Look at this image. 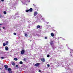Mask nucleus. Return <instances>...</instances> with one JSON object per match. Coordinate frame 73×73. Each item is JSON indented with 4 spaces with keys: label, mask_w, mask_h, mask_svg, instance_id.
Wrapping results in <instances>:
<instances>
[{
    "label": "nucleus",
    "mask_w": 73,
    "mask_h": 73,
    "mask_svg": "<svg viewBox=\"0 0 73 73\" xmlns=\"http://www.w3.org/2000/svg\"><path fill=\"white\" fill-rule=\"evenodd\" d=\"M70 53H72V52H73V50L72 49H70Z\"/></svg>",
    "instance_id": "6ab92c4d"
},
{
    "label": "nucleus",
    "mask_w": 73,
    "mask_h": 73,
    "mask_svg": "<svg viewBox=\"0 0 73 73\" xmlns=\"http://www.w3.org/2000/svg\"><path fill=\"white\" fill-rule=\"evenodd\" d=\"M6 44L7 45H8V41H7L6 42Z\"/></svg>",
    "instance_id": "9b49d317"
},
{
    "label": "nucleus",
    "mask_w": 73,
    "mask_h": 73,
    "mask_svg": "<svg viewBox=\"0 0 73 73\" xmlns=\"http://www.w3.org/2000/svg\"><path fill=\"white\" fill-rule=\"evenodd\" d=\"M41 60L42 62H45V59L44 58H42Z\"/></svg>",
    "instance_id": "20e7f679"
},
{
    "label": "nucleus",
    "mask_w": 73,
    "mask_h": 73,
    "mask_svg": "<svg viewBox=\"0 0 73 73\" xmlns=\"http://www.w3.org/2000/svg\"><path fill=\"white\" fill-rule=\"evenodd\" d=\"M13 34L14 35H16V33H13Z\"/></svg>",
    "instance_id": "a878e982"
},
{
    "label": "nucleus",
    "mask_w": 73,
    "mask_h": 73,
    "mask_svg": "<svg viewBox=\"0 0 73 73\" xmlns=\"http://www.w3.org/2000/svg\"><path fill=\"white\" fill-rule=\"evenodd\" d=\"M40 26L39 25H38L36 26V28H40Z\"/></svg>",
    "instance_id": "f8f14e48"
},
{
    "label": "nucleus",
    "mask_w": 73,
    "mask_h": 73,
    "mask_svg": "<svg viewBox=\"0 0 73 73\" xmlns=\"http://www.w3.org/2000/svg\"><path fill=\"white\" fill-rule=\"evenodd\" d=\"M52 46V48H53V47H54V45Z\"/></svg>",
    "instance_id": "72a5a7b5"
},
{
    "label": "nucleus",
    "mask_w": 73,
    "mask_h": 73,
    "mask_svg": "<svg viewBox=\"0 0 73 73\" xmlns=\"http://www.w3.org/2000/svg\"><path fill=\"white\" fill-rule=\"evenodd\" d=\"M4 66L5 68V70H7L8 69V65H5Z\"/></svg>",
    "instance_id": "f03ea898"
},
{
    "label": "nucleus",
    "mask_w": 73,
    "mask_h": 73,
    "mask_svg": "<svg viewBox=\"0 0 73 73\" xmlns=\"http://www.w3.org/2000/svg\"><path fill=\"white\" fill-rule=\"evenodd\" d=\"M9 73H12V71H9Z\"/></svg>",
    "instance_id": "cd10ccee"
},
{
    "label": "nucleus",
    "mask_w": 73,
    "mask_h": 73,
    "mask_svg": "<svg viewBox=\"0 0 73 73\" xmlns=\"http://www.w3.org/2000/svg\"><path fill=\"white\" fill-rule=\"evenodd\" d=\"M47 57H50V55H49V54H48L47 55Z\"/></svg>",
    "instance_id": "412c9836"
},
{
    "label": "nucleus",
    "mask_w": 73,
    "mask_h": 73,
    "mask_svg": "<svg viewBox=\"0 0 73 73\" xmlns=\"http://www.w3.org/2000/svg\"><path fill=\"white\" fill-rule=\"evenodd\" d=\"M16 68H19L18 67H19V66L18 65H16Z\"/></svg>",
    "instance_id": "bb28decb"
},
{
    "label": "nucleus",
    "mask_w": 73,
    "mask_h": 73,
    "mask_svg": "<svg viewBox=\"0 0 73 73\" xmlns=\"http://www.w3.org/2000/svg\"><path fill=\"white\" fill-rule=\"evenodd\" d=\"M25 36H26V37H27V36H28V35L26 34H25Z\"/></svg>",
    "instance_id": "5701e85b"
},
{
    "label": "nucleus",
    "mask_w": 73,
    "mask_h": 73,
    "mask_svg": "<svg viewBox=\"0 0 73 73\" xmlns=\"http://www.w3.org/2000/svg\"><path fill=\"white\" fill-rule=\"evenodd\" d=\"M1 59H3V58H4V57H1Z\"/></svg>",
    "instance_id": "c85d7f7f"
},
{
    "label": "nucleus",
    "mask_w": 73,
    "mask_h": 73,
    "mask_svg": "<svg viewBox=\"0 0 73 73\" xmlns=\"http://www.w3.org/2000/svg\"><path fill=\"white\" fill-rule=\"evenodd\" d=\"M14 60L15 61H17V60H18L17 58H14Z\"/></svg>",
    "instance_id": "ddd939ff"
},
{
    "label": "nucleus",
    "mask_w": 73,
    "mask_h": 73,
    "mask_svg": "<svg viewBox=\"0 0 73 73\" xmlns=\"http://www.w3.org/2000/svg\"><path fill=\"white\" fill-rule=\"evenodd\" d=\"M41 20H45V19H44V18L42 17V18H41Z\"/></svg>",
    "instance_id": "aec40b11"
},
{
    "label": "nucleus",
    "mask_w": 73,
    "mask_h": 73,
    "mask_svg": "<svg viewBox=\"0 0 73 73\" xmlns=\"http://www.w3.org/2000/svg\"><path fill=\"white\" fill-rule=\"evenodd\" d=\"M29 11L30 12H32L33 11V9L32 8H31L29 9Z\"/></svg>",
    "instance_id": "6e6552de"
},
{
    "label": "nucleus",
    "mask_w": 73,
    "mask_h": 73,
    "mask_svg": "<svg viewBox=\"0 0 73 73\" xmlns=\"http://www.w3.org/2000/svg\"><path fill=\"white\" fill-rule=\"evenodd\" d=\"M39 65H40V63H37L35 65V66L36 67L38 66Z\"/></svg>",
    "instance_id": "39448f33"
},
{
    "label": "nucleus",
    "mask_w": 73,
    "mask_h": 73,
    "mask_svg": "<svg viewBox=\"0 0 73 73\" xmlns=\"http://www.w3.org/2000/svg\"><path fill=\"white\" fill-rule=\"evenodd\" d=\"M12 64L14 66V65H15V62H12Z\"/></svg>",
    "instance_id": "2eb2a0df"
},
{
    "label": "nucleus",
    "mask_w": 73,
    "mask_h": 73,
    "mask_svg": "<svg viewBox=\"0 0 73 73\" xmlns=\"http://www.w3.org/2000/svg\"><path fill=\"white\" fill-rule=\"evenodd\" d=\"M47 66L48 67H49V66H50V65H49V64H47Z\"/></svg>",
    "instance_id": "b1692460"
},
{
    "label": "nucleus",
    "mask_w": 73,
    "mask_h": 73,
    "mask_svg": "<svg viewBox=\"0 0 73 73\" xmlns=\"http://www.w3.org/2000/svg\"><path fill=\"white\" fill-rule=\"evenodd\" d=\"M33 6H35V5H34V4H33Z\"/></svg>",
    "instance_id": "c9c22d12"
},
{
    "label": "nucleus",
    "mask_w": 73,
    "mask_h": 73,
    "mask_svg": "<svg viewBox=\"0 0 73 73\" xmlns=\"http://www.w3.org/2000/svg\"><path fill=\"white\" fill-rule=\"evenodd\" d=\"M2 17H3V16L0 15V18H1V19Z\"/></svg>",
    "instance_id": "4be33fe9"
},
{
    "label": "nucleus",
    "mask_w": 73,
    "mask_h": 73,
    "mask_svg": "<svg viewBox=\"0 0 73 73\" xmlns=\"http://www.w3.org/2000/svg\"><path fill=\"white\" fill-rule=\"evenodd\" d=\"M0 25H1V24H0Z\"/></svg>",
    "instance_id": "4c0bfd02"
},
{
    "label": "nucleus",
    "mask_w": 73,
    "mask_h": 73,
    "mask_svg": "<svg viewBox=\"0 0 73 73\" xmlns=\"http://www.w3.org/2000/svg\"><path fill=\"white\" fill-rule=\"evenodd\" d=\"M3 73H5L4 72H3Z\"/></svg>",
    "instance_id": "58836bf2"
},
{
    "label": "nucleus",
    "mask_w": 73,
    "mask_h": 73,
    "mask_svg": "<svg viewBox=\"0 0 73 73\" xmlns=\"http://www.w3.org/2000/svg\"><path fill=\"white\" fill-rule=\"evenodd\" d=\"M5 49L6 50H8V46H6L5 47Z\"/></svg>",
    "instance_id": "423d86ee"
},
{
    "label": "nucleus",
    "mask_w": 73,
    "mask_h": 73,
    "mask_svg": "<svg viewBox=\"0 0 73 73\" xmlns=\"http://www.w3.org/2000/svg\"><path fill=\"white\" fill-rule=\"evenodd\" d=\"M30 41L31 42V41H32V40H30Z\"/></svg>",
    "instance_id": "e433bc0d"
},
{
    "label": "nucleus",
    "mask_w": 73,
    "mask_h": 73,
    "mask_svg": "<svg viewBox=\"0 0 73 73\" xmlns=\"http://www.w3.org/2000/svg\"><path fill=\"white\" fill-rule=\"evenodd\" d=\"M25 53V50H22L21 51V54H24Z\"/></svg>",
    "instance_id": "f257e3e1"
},
{
    "label": "nucleus",
    "mask_w": 73,
    "mask_h": 73,
    "mask_svg": "<svg viewBox=\"0 0 73 73\" xmlns=\"http://www.w3.org/2000/svg\"><path fill=\"white\" fill-rule=\"evenodd\" d=\"M3 29H5V27H3Z\"/></svg>",
    "instance_id": "c756f323"
},
{
    "label": "nucleus",
    "mask_w": 73,
    "mask_h": 73,
    "mask_svg": "<svg viewBox=\"0 0 73 73\" xmlns=\"http://www.w3.org/2000/svg\"><path fill=\"white\" fill-rule=\"evenodd\" d=\"M24 61H26V59L24 58Z\"/></svg>",
    "instance_id": "2f4dec72"
},
{
    "label": "nucleus",
    "mask_w": 73,
    "mask_h": 73,
    "mask_svg": "<svg viewBox=\"0 0 73 73\" xmlns=\"http://www.w3.org/2000/svg\"><path fill=\"white\" fill-rule=\"evenodd\" d=\"M52 37L54 36V34L53 33H51L50 34Z\"/></svg>",
    "instance_id": "1a4fd4ad"
},
{
    "label": "nucleus",
    "mask_w": 73,
    "mask_h": 73,
    "mask_svg": "<svg viewBox=\"0 0 73 73\" xmlns=\"http://www.w3.org/2000/svg\"><path fill=\"white\" fill-rule=\"evenodd\" d=\"M3 46H5V45H6V44L5 43H4L3 44Z\"/></svg>",
    "instance_id": "f3484780"
},
{
    "label": "nucleus",
    "mask_w": 73,
    "mask_h": 73,
    "mask_svg": "<svg viewBox=\"0 0 73 73\" xmlns=\"http://www.w3.org/2000/svg\"><path fill=\"white\" fill-rule=\"evenodd\" d=\"M45 39H47V37H45Z\"/></svg>",
    "instance_id": "7c9ffc66"
},
{
    "label": "nucleus",
    "mask_w": 73,
    "mask_h": 73,
    "mask_svg": "<svg viewBox=\"0 0 73 73\" xmlns=\"http://www.w3.org/2000/svg\"><path fill=\"white\" fill-rule=\"evenodd\" d=\"M29 10H27L26 11V12H29Z\"/></svg>",
    "instance_id": "a211bd4d"
},
{
    "label": "nucleus",
    "mask_w": 73,
    "mask_h": 73,
    "mask_svg": "<svg viewBox=\"0 0 73 73\" xmlns=\"http://www.w3.org/2000/svg\"><path fill=\"white\" fill-rule=\"evenodd\" d=\"M0 30H1V28H0Z\"/></svg>",
    "instance_id": "ea45409f"
},
{
    "label": "nucleus",
    "mask_w": 73,
    "mask_h": 73,
    "mask_svg": "<svg viewBox=\"0 0 73 73\" xmlns=\"http://www.w3.org/2000/svg\"><path fill=\"white\" fill-rule=\"evenodd\" d=\"M38 14V13H37V12L36 11H35L34 12V16H35L37 15Z\"/></svg>",
    "instance_id": "7ed1b4c3"
},
{
    "label": "nucleus",
    "mask_w": 73,
    "mask_h": 73,
    "mask_svg": "<svg viewBox=\"0 0 73 73\" xmlns=\"http://www.w3.org/2000/svg\"><path fill=\"white\" fill-rule=\"evenodd\" d=\"M3 13L4 15H5V14H7V12L5 11H4L3 12Z\"/></svg>",
    "instance_id": "4468645a"
},
{
    "label": "nucleus",
    "mask_w": 73,
    "mask_h": 73,
    "mask_svg": "<svg viewBox=\"0 0 73 73\" xmlns=\"http://www.w3.org/2000/svg\"><path fill=\"white\" fill-rule=\"evenodd\" d=\"M11 70H12V69L10 68H9L8 69V71L9 72L11 71Z\"/></svg>",
    "instance_id": "9d476101"
},
{
    "label": "nucleus",
    "mask_w": 73,
    "mask_h": 73,
    "mask_svg": "<svg viewBox=\"0 0 73 73\" xmlns=\"http://www.w3.org/2000/svg\"><path fill=\"white\" fill-rule=\"evenodd\" d=\"M38 72H41V70H39Z\"/></svg>",
    "instance_id": "f704fd0d"
},
{
    "label": "nucleus",
    "mask_w": 73,
    "mask_h": 73,
    "mask_svg": "<svg viewBox=\"0 0 73 73\" xmlns=\"http://www.w3.org/2000/svg\"><path fill=\"white\" fill-rule=\"evenodd\" d=\"M1 1H4V0H1Z\"/></svg>",
    "instance_id": "473e14b6"
},
{
    "label": "nucleus",
    "mask_w": 73,
    "mask_h": 73,
    "mask_svg": "<svg viewBox=\"0 0 73 73\" xmlns=\"http://www.w3.org/2000/svg\"><path fill=\"white\" fill-rule=\"evenodd\" d=\"M19 64H23V62L20 61V62Z\"/></svg>",
    "instance_id": "dca6fc26"
},
{
    "label": "nucleus",
    "mask_w": 73,
    "mask_h": 73,
    "mask_svg": "<svg viewBox=\"0 0 73 73\" xmlns=\"http://www.w3.org/2000/svg\"><path fill=\"white\" fill-rule=\"evenodd\" d=\"M50 44L51 45H52V44H54V43H53V41H52L51 42H50Z\"/></svg>",
    "instance_id": "0eeeda50"
},
{
    "label": "nucleus",
    "mask_w": 73,
    "mask_h": 73,
    "mask_svg": "<svg viewBox=\"0 0 73 73\" xmlns=\"http://www.w3.org/2000/svg\"><path fill=\"white\" fill-rule=\"evenodd\" d=\"M72 56V54H70V56Z\"/></svg>",
    "instance_id": "393cba45"
}]
</instances>
